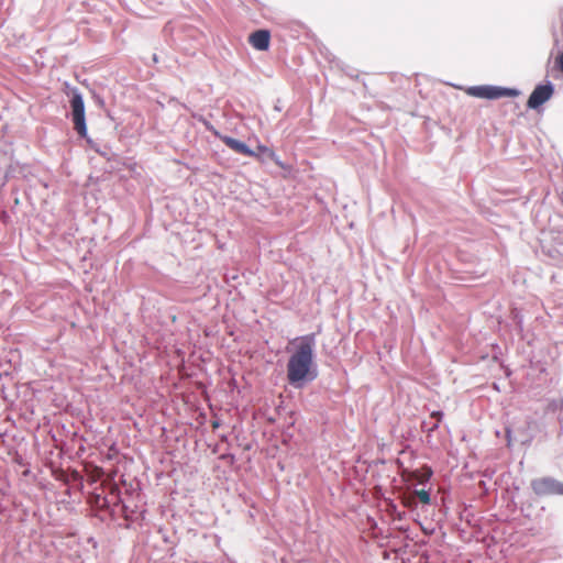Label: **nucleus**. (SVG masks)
I'll use <instances>...</instances> for the list:
<instances>
[{"mask_svg": "<svg viewBox=\"0 0 563 563\" xmlns=\"http://www.w3.org/2000/svg\"><path fill=\"white\" fill-rule=\"evenodd\" d=\"M102 485L109 487L110 494L115 495V496H118L120 494V488H119V486L114 482H112V483H102Z\"/></svg>", "mask_w": 563, "mask_h": 563, "instance_id": "f8f14e48", "label": "nucleus"}, {"mask_svg": "<svg viewBox=\"0 0 563 563\" xmlns=\"http://www.w3.org/2000/svg\"><path fill=\"white\" fill-rule=\"evenodd\" d=\"M277 166L286 168L285 164L275 155V159H272Z\"/></svg>", "mask_w": 563, "mask_h": 563, "instance_id": "dca6fc26", "label": "nucleus"}, {"mask_svg": "<svg viewBox=\"0 0 563 563\" xmlns=\"http://www.w3.org/2000/svg\"><path fill=\"white\" fill-rule=\"evenodd\" d=\"M417 563H428V560L424 556H420Z\"/></svg>", "mask_w": 563, "mask_h": 563, "instance_id": "a211bd4d", "label": "nucleus"}, {"mask_svg": "<svg viewBox=\"0 0 563 563\" xmlns=\"http://www.w3.org/2000/svg\"><path fill=\"white\" fill-rule=\"evenodd\" d=\"M70 106H71L74 129L80 136L85 137L87 135V126H86L85 104H84L82 97L79 93H74V96L70 100Z\"/></svg>", "mask_w": 563, "mask_h": 563, "instance_id": "20e7f679", "label": "nucleus"}, {"mask_svg": "<svg viewBox=\"0 0 563 563\" xmlns=\"http://www.w3.org/2000/svg\"><path fill=\"white\" fill-rule=\"evenodd\" d=\"M294 352L287 363V378L290 384H297L306 379H313L311 368L313 366V350L316 346L314 334L296 338L289 342Z\"/></svg>", "mask_w": 563, "mask_h": 563, "instance_id": "f257e3e1", "label": "nucleus"}, {"mask_svg": "<svg viewBox=\"0 0 563 563\" xmlns=\"http://www.w3.org/2000/svg\"><path fill=\"white\" fill-rule=\"evenodd\" d=\"M412 494L416 498H418L420 500V503H422L424 505H429L431 501L430 494L428 490H424V489L415 490Z\"/></svg>", "mask_w": 563, "mask_h": 563, "instance_id": "9b49d317", "label": "nucleus"}, {"mask_svg": "<svg viewBox=\"0 0 563 563\" xmlns=\"http://www.w3.org/2000/svg\"><path fill=\"white\" fill-rule=\"evenodd\" d=\"M88 475L91 482H98L104 476V471L100 466H91L88 471Z\"/></svg>", "mask_w": 563, "mask_h": 563, "instance_id": "1a4fd4ad", "label": "nucleus"}, {"mask_svg": "<svg viewBox=\"0 0 563 563\" xmlns=\"http://www.w3.org/2000/svg\"><path fill=\"white\" fill-rule=\"evenodd\" d=\"M531 488L537 496L544 497L551 495L563 496V483L551 478L541 477L531 482Z\"/></svg>", "mask_w": 563, "mask_h": 563, "instance_id": "7ed1b4c3", "label": "nucleus"}, {"mask_svg": "<svg viewBox=\"0 0 563 563\" xmlns=\"http://www.w3.org/2000/svg\"><path fill=\"white\" fill-rule=\"evenodd\" d=\"M431 416L438 418V421H440V419L442 418V412L441 411H434V412H432Z\"/></svg>", "mask_w": 563, "mask_h": 563, "instance_id": "f3484780", "label": "nucleus"}, {"mask_svg": "<svg viewBox=\"0 0 563 563\" xmlns=\"http://www.w3.org/2000/svg\"><path fill=\"white\" fill-rule=\"evenodd\" d=\"M404 505L406 507H413L416 505V497L413 496V494L404 498Z\"/></svg>", "mask_w": 563, "mask_h": 563, "instance_id": "ddd939ff", "label": "nucleus"}, {"mask_svg": "<svg viewBox=\"0 0 563 563\" xmlns=\"http://www.w3.org/2000/svg\"><path fill=\"white\" fill-rule=\"evenodd\" d=\"M432 475V471L430 468L424 470L423 472L416 471L412 473V477L417 479L420 484H423L430 479Z\"/></svg>", "mask_w": 563, "mask_h": 563, "instance_id": "9d476101", "label": "nucleus"}, {"mask_svg": "<svg viewBox=\"0 0 563 563\" xmlns=\"http://www.w3.org/2000/svg\"><path fill=\"white\" fill-rule=\"evenodd\" d=\"M254 152L258 153V157H255L258 161H261L262 155H265L269 159H275V152L265 145H257Z\"/></svg>", "mask_w": 563, "mask_h": 563, "instance_id": "6e6552de", "label": "nucleus"}, {"mask_svg": "<svg viewBox=\"0 0 563 563\" xmlns=\"http://www.w3.org/2000/svg\"><path fill=\"white\" fill-rule=\"evenodd\" d=\"M553 95V86L551 84L539 85L531 92L527 106L530 109H538L547 102Z\"/></svg>", "mask_w": 563, "mask_h": 563, "instance_id": "39448f33", "label": "nucleus"}, {"mask_svg": "<svg viewBox=\"0 0 563 563\" xmlns=\"http://www.w3.org/2000/svg\"><path fill=\"white\" fill-rule=\"evenodd\" d=\"M218 136L229 148H231L235 153H239V154H242L245 156H250V157H258V153L251 150L245 143H243L236 139H233L231 136H228V135H218Z\"/></svg>", "mask_w": 563, "mask_h": 563, "instance_id": "423d86ee", "label": "nucleus"}, {"mask_svg": "<svg viewBox=\"0 0 563 563\" xmlns=\"http://www.w3.org/2000/svg\"><path fill=\"white\" fill-rule=\"evenodd\" d=\"M249 43L257 51H267L271 43V33L268 30H257L250 34Z\"/></svg>", "mask_w": 563, "mask_h": 563, "instance_id": "0eeeda50", "label": "nucleus"}, {"mask_svg": "<svg viewBox=\"0 0 563 563\" xmlns=\"http://www.w3.org/2000/svg\"><path fill=\"white\" fill-rule=\"evenodd\" d=\"M555 63L559 69L563 73V53L556 57Z\"/></svg>", "mask_w": 563, "mask_h": 563, "instance_id": "2eb2a0df", "label": "nucleus"}, {"mask_svg": "<svg viewBox=\"0 0 563 563\" xmlns=\"http://www.w3.org/2000/svg\"><path fill=\"white\" fill-rule=\"evenodd\" d=\"M115 475H117V472H115V471L110 472V473L107 475V478H106V479H103V482H102V483H112V482H114Z\"/></svg>", "mask_w": 563, "mask_h": 563, "instance_id": "4468645a", "label": "nucleus"}, {"mask_svg": "<svg viewBox=\"0 0 563 563\" xmlns=\"http://www.w3.org/2000/svg\"><path fill=\"white\" fill-rule=\"evenodd\" d=\"M467 93L472 97L494 100L504 97H517L519 91L511 88L483 85L470 87Z\"/></svg>", "mask_w": 563, "mask_h": 563, "instance_id": "f03ea898", "label": "nucleus"}]
</instances>
